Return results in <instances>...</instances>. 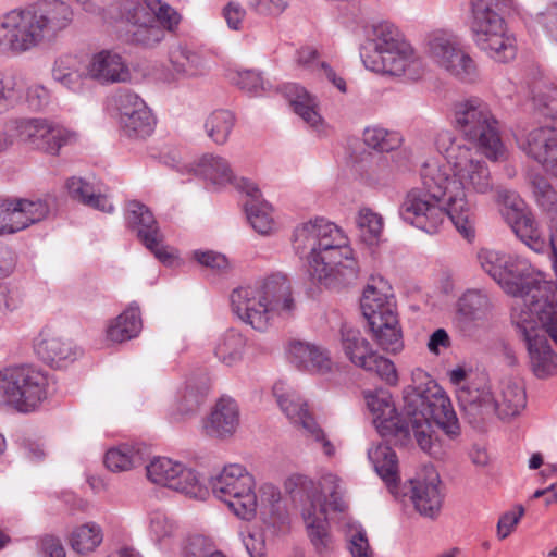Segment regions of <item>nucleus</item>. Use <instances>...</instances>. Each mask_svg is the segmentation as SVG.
Masks as SVG:
<instances>
[{"instance_id": "obj_1", "label": "nucleus", "mask_w": 557, "mask_h": 557, "mask_svg": "<svg viewBox=\"0 0 557 557\" xmlns=\"http://www.w3.org/2000/svg\"><path fill=\"white\" fill-rule=\"evenodd\" d=\"M451 117L454 127L462 138L443 129L436 135L435 146L453 172L450 177L442 164L456 230L471 240L475 236V213L468 194L487 195L493 190L494 183L486 162L465 140L473 144L491 161L504 160L506 147L500 138L499 122L482 98L471 96L455 101Z\"/></svg>"}, {"instance_id": "obj_2", "label": "nucleus", "mask_w": 557, "mask_h": 557, "mask_svg": "<svg viewBox=\"0 0 557 557\" xmlns=\"http://www.w3.org/2000/svg\"><path fill=\"white\" fill-rule=\"evenodd\" d=\"M412 380L421 385L405 388L403 418L397 414L392 395L386 389L368 391L364 399L381 436L395 445L406 446L412 434L422 450L435 456L431 420L454 438L460 432L458 419L450 399L424 370L416 369Z\"/></svg>"}, {"instance_id": "obj_3", "label": "nucleus", "mask_w": 557, "mask_h": 557, "mask_svg": "<svg viewBox=\"0 0 557 557\" xmlns=\"http://www.w3.org/2000/svg\"><path fill=\"white\" fill-rule=\"evenodd\" d=\"M293 248L307 259L311 277L326 287L348 285L358 277L359 263L348 237L324 218L299 223L293 232Z\"/></svg>"}, {"instance_id": "obj_4", "label": "nucleus", "mask_w": 557, "mask_h": 557, "mask_svg": "<svg viewBox=\"0 0 557 557\" xmlns=\"http://www.w3.org/2000/svg\"><path fill=\"white\" fill-rule=\"evenodd\" d=\"M73 21L61 0H40L0 14V54L22 55L54 41Z\"/></svg>"}, {"instance_id": "obj_5", "label": "nucleus", "mask_w": 557, "mask_h": 557, "mask_svg": "<svg viewBox=\"0 0 557 557\" xmlns=\"http://www.w3.org/2000/svg\"><path fill=\"white\" fill-rule=\"evenodd\" d=\"M285 490L299 507L308 536L319 553L329 550L332 539L329 532L327 508L343 511V481L330 470H321L318 480L294 473L285 481Z\"/></svg>"}, {"instance_id": "obj_6", "label": "nucleus", "mask_w": 557, "mask_h": 557, "mask_svg": "<svg viewBox=\"0 0 557 557\" xmlns=\"http://www.w3.org/2000/svg\"><path fill=\"white\" fill-rule=\"evenodd\" d=\"M231 307L236 317L253 330L265 332L276 319L287 318L296 309L288 278L275 273L255 284L235 288Z\"/></svg>"}, {"instance_id": "obj_7", "label": "nucleus", "mask_w": 557, "mask_h": 557, "mask_svg": "<svg viewBox=\"0 0 557 557\" xmlns=\"http://www.w3.org/2000/svg\"><path fill=\"white\" fill-rule=\"evenodd\" d=\"M445 171L436 159L424 162L421 169L422 188H412L399 206L400 219L422 232L437 234L447 219L456 226L448 201Z\"/></svg>"}, {"instance_id": "obj_8", "label": "nucleus", "mask_w": 557, "mask_h": 557, "mask_svg": "<svg viewBox=\"0 0 557 557\" xmlns=\"http://www.w3.org/2000/svg\"><path fill=\"white\" fill-rule=\"evenodd\" d=\"M368 42L372 50L360 51L367 70L410 81H418L424 74L422 57L394 24L384 21L372 25Z\"/></svg>"}, {"instance_id": "obj_9", "label": "nucleus", "mask_w": 557, "mask_h": 557, "mask_svg": "<svg viewBox=\"0 0 557 557\" xmlns=\"http://www.w3.org/2000/svg\"><path fill=\"white\" fill-rule=\"evenodd\" d=\"M508 264L502 272V278L497 284L502 289L515 298L511 314L516 308L525 309L532 315L539 314L540 320L545 321L549 332L557 339V314L554 309V295H550L546 282L539 271L525 258L511 255Z\"/></svg>"}, {"instance_id": "obj_10", "label": "nucleus", "mask_w": 557, "mask_h": 557, "mask_svg": "<svg viewBox=\"0 0 557 557\" xmlns=\"http://www.w3.org/2000/svg\"><path fill=\"white\" fill-rule=\"evenodd\" d=\"M512 0H470L469 29L475 47L488 59L507 63L517 55V39L502 13Z\"/></svg>"}, {"instance_id": "obj_11", "label": "nucleus", "mask_w": 557, "mask_h": 557, "mask_svg": "<svg viewBox=\"0 0 557 557\" xmlns=\"http://www.w3.org/2000/svg\"><path fill=\"white\" fill-rule=\"evenodd\" d=\"M360 308L380 348L392 354L401 351L403 331L388 282L383 277H372L363 289Z\"/></svg>"}, {"instance_id": "obj_12", "label": "nucleus", "mask_w": 557, "mask_h": 557, "mask_svg": "<svg viewBox=\"0 0 557 557\" xmlns=\"http://www.w3.org/2000/svg\"><path fill=\"white\" fill-rule=\"evenodd\" d=\"M122 20L127 24V36L133 44L153 47L180 23V14L161 0H122Z\"/></svg>"}, {"instance_id": "obj_13", "label": "nucleus", "mask_w": 557, "mask_h": 557, "mask_svg": "<svg viewBox=\"0 0 557 557\" xmlns=\"http://www.w3.org/2000/svg\"><path fill=\"white\" fill-rule=\"evenodd\" d=\"M51 380L32 366L9 367L0 371V404L21 413L38 410L47 400Z\"/></svg>"}, {"instance_id": "obj_14", "label": "nucleus", "mask_w": 557, "mask_h": 557, "mask_svg": "<svg viewBox=\"0 0 557 557\" xmlns=\"http://www.w3.org/2000/svg\"><path fill=\"white\" fill-rule=\"evenodd\" d=\"M460 407L471 416L497 413L499 419L517 417L525 408L527 394L520 381L506 379L500 382L499 393L495 398L487 386H467L457 391Z\"/></svg>"}, {"instance_id": "obj_15", "label": "nucleus", "mask_w": 557, "mask_h": 557, "mask_svg": "<svg viewBox=\"0 0 557 557\" xmlns=\"http://www.w3.org/2000/svg\"><path fill=\"white\" fill-rule=\"evenodd\" d=\"M213 495L239 519L250 521L257 515L255 476L239 463H230L210 480Z\"/></svg>"}, {"instance_id": "obj_16", "label": "nucleus", "mask_w": 557, "mask_h": 557, "mask_svg": "<svg viewBox=\"0 0 557 557\" xmlns=\"http://www.w3.org/2000/svg\"><path fill=\"white\" fill-rule=\"evenodd\" d=\"M428 55L437 67L463 84L481 79L476 61L453 34H433L428 41Z\"/></svg>"}, {"instance_id": "obj_17", "label": "nucleus", "mask_w": 557, "mask_h": 557, "mask_svg": "<svg viewBox=\"0 0 557 557\" xmlns=\"http://www.w3.org/2000/svg\"><path fill=\"white\" fill-rule=\"evenodd\" d=\"M108 110L117 121L121 133L129 139H145L157 124L151 109L131 89H119L108 99Z\"/></svg>"}, {"instance_id": "obj_18", "label": "nucleus", "mask_w": 557, "mask_h": 557, "mask_svg": "<svg viewBox=\"0 0 557 557\" xmlns=\"http://www.w3.org/2000/svg\"><path fill=\"white\" fill-rule=\"evenodd\" d=\"M147 478L154 484L205 500L209 490L200 475L184 463L168 457H156L147 466Z\"/></svg>"}, {"instance_id": "obj_19", "label": "nucleus", "mask_w": 557, "mask_h": 557, "mask_svg": "<svg viewBox=\"0 0 557 557\" xmlns=\"http://www.w3.org/2000/svg\"><path fill=\"white\" fill-rule=\"evenodd\" d=\"M20 139L35 149L58 156L61 148L77 141L75 131L46 119H20L14 122Z\"/></svg>"}, {"instance_id": "obj_20", "label": "nucleus", "mask_w": 557, "mask_h": 557, "mask_svg": "<svg viewBox=\"0 0 557 557\" xmlns=\"http://www.w3.org/2000/svg\"><path fill=\"white\" fill-rule=\"evenodd\" d=\"M341 334L343 351L352 364L377 374L387 384L397 383L395 364L373 350L369 341L359 330L344 325Z\"/></svg>"}, {"instance_id": "obj_21", "label": "nucleus", "mask_w": 557, "mask_h": 557, "mask_svg": "<svg viewBox=\"0 0 557 557\" xmlns=\"http://www.w3.org/2000/svg\"><path fill=\"white\" fill-rule=\"evenodd\" d=\"M125 220L127 226L137 232L141 243L164 264H172L175 256L162 244V234L151 211L141 202L127 203Z\"/></svg>"}, {"instance_id": "obj_22", "label": "nucleus", "mask_w": 557, "mask_h": 557, "mask_svg": "<svg viewBox=\"0 0 557 557\" xmlns=\"http://www.w3.org/2000/svg\"><path fill=\"white\" fill-rule=\"evenodd\" d=\"M170 65L157 72V79L171 86L206 75L210 70L208 57L186 46L173 48L169 53Z\"/></svg>"}, {"instance_id": "obj_23", "label": "nucleus", "mask_w": 557, "mask_h": 557, "mask_svg": "<svg viewBox=\"0 0 557 557\" xmlns=\"http://www.w3.org/2000/svg\"><path fill=\"white\" fill-rule=\"evenodd\" d=\"M86 54L65 53L58 57L52 66V78L67 91L88 96L95 86L88 73Z\"/></svg>"}, {"instance_id": "obj_24", "label": "nucleus", "mask_w": 557, "mask_h": 557, "mask_svg": "<svg viewBox=\"0 0 557 557\" xmlns=\"http://www.w3.org/2000/svg\"><path fill=\"white\" fill-rule=\"evenodd\" d=\"M170 165L183 175L193 174L199 176L215 188H222L227 185H233L236 188V181L243 178L234 175L226 159L211 153H206L193 162H182L173 158Z\"/></svg>"}, {"instance_id": "obj_25", "label": "nucleus", "mask_w": 557, "mask_h": 557, "mask_svg": "<svg viewBox=\"0 0 557 557\" xmlns=\"http://www.w3.org/2000/svg\"><path fill=\"white\" fill-rule=\"evenodd\" d=\"M520 148L543 168L557 176V128L540 126L525 136H517Z\"/></svg>"}, {"instance_id": "obj_26", "label": "nucleus", "mask_w": 557, "mask_h": 557, "mask_svg": "<svg viewBox=\"0 0 557 557\" xmlns=\"http://www.w3.org/2000/svg\"><path fill=\"white\" fill-rule=\"evenodd\" d=\"M88 73L92 84L113 85L126 83L132 74L125 59L116 51L103 49L86 54Z\"/></svg>"}, {"instance_id": "obj_27", "label": "nucleus", "mask_w": 557, "mask_h": 557, "mask_svg": "<svg viewBox=\"0 0 557 557\" xmlns=\"http://www.w3.org/2000/svg\"><path fill=\"white\" fill-rule=\"evenodd\" d=\"M236 190L247 196L244 203L245 212L251 227L262 235L270 234L275 226L273 207L262 198L256 183L248 178L236 181Z\"/></svg>"}, {"instance_id": "obj_28", "label": "nucleus", "mask_w": 557, "mask_h": 557, "mask_svg": "<svg viewBox=\"0 0 557 557\" xmlns=\"http://www.w3.org/2000/svg\"><path fill=\"white\" fill-rule=\"evenodd\" d=\"M440 484V475L434 469L426 470L424 478L418 475L410 480V499L421 516L433 519L440 513L443 504Z\"/></svg>"}, {"instance_id": "obj_29", "label": "nucleus", "mask_w": 557, "mask_h": 557, "mask_svg": "<svg viewBox=\"0 0 557 557\" xmlns=\"http://www.w3.org/2000/svg\"><path fill=\"white\" fill-rule=\"evenodd\" d=\"M34 350L40 360L57 368L73 362L78 356V349L72 341L51 330L40 332L34 342Z\"/></svg>"}, {"instance_id": "obj_30", "label": "nucleus", "mask_w": 557, "mask_h": 557, "mask_svg": "<svg viewBox=\"0 0 557 557\" xmlns=\"http://www.w3.org/2000/svg\"><path fill=\"white\" fill-rule=\"evenodd\" d=\"M239 425V409L231 397H221L203 420V432L211 437L225 438L232 436Z\"/></svg>"}, {"instance_id": "obj_31", "label": "nucleus", "mask_w": 557, "mask_h": 557, "mask_svg": "<svg viewBox=\"0 0 557 557\" xmlns=\"http://www.w3.org/2000/svg\"><path fill=\"white\" fill-rule=\"evenodd\" d=\"M273 395L281 410L292 423L300 425L305 431L312 428L315 420L310 414L307 403L292 386L278 381L273 386Z\"/></svg>"}, {"instance_id": "obj_32", "label": "nucleus", "mask_w": 557, "mask_h": 557, "mask_svg": "<svg viewBox=\"0 0 557 557\" xmlns=\"http://www.w3.org/2000/svg\"><path fill=\"white\" fill-rule=\"evenodd\" d=\"M66 188L74 200L104 213H112L114 205L102 186L73 176L67 180Z\"/></svg>"}, {"instance_id": "obj_33", "label": "nucleus", "mask_w": 557, "mask_h": 557, "mask_svg": "<svg viewBox=\"0 0 557 557\" xmlns=\"http://www.w3.org/2000/svg\"><path fill=\"white\" fill-rule=\"evenodd\" d=\"M143 327L139 306L133 301L106 329V338L111 343H123L138 336Z\"/></svg>"}, {"instance_id": "obj_34", "label": "nucleus", "mask_w": 557, "mask_h": 557, "mask_svg": "<svg viewBox=\"0 0 557 557\" xmlns=\"http://www.w3.org/2000/svg\"><path fill=\"white\" fill-rule=\"evenodd\" d=\"M287 96L289 97V102L294 112L299 115L317 134H324L325 125L318 112L315 98L312 97L305 88L296 84H292L287 87Z\"/></svg>"}, {"instance_id": "obj_35", "label": "nucleus", "mask_w": 557, "mask_h": 557, "mask_svg": "<svg viewBox=\"0 0 557 557\" xmlns=\"http://www.w3.org/2000/svg\"><path fill=\"white\" fill-rule=\"evenodd\" d=\"M368 458L377 475L392 493L399 482L398 458L396 453L386 444H377L368 449Z\"/></svg>"}, {"instance_id": "obj_36", "label": "nucleus", "mask_w": 557, "mask_h": 557, "mask_svg": "<svg viewBox=\"0 0 557 557\" xmlns=\"http://www.w3.org/2000/svg\"><path fill=\"white\" fill-rule=\"evenodd\" d=\"M246 347V336L235 329H228L215 339L213 354L221 363L233 367L243 361Z\"/></svg>"}, {"instance_id": "obj_37", "label": "nucleus", "mask_w": 557, "mask_h": 557, "mask_svg": "<svg viewBox=\"0 0 557 557\" xmlns=\"http://www.w3.org/2000/svg\"><path fill=\"white\" fill-rule=\"evenodd\" d=\"M103 529L95 522L88 521L73 528L69 543L74 552L86 555L95 552L103 542Z\"/></svg>"}, {"instance_id": "obj_38", "label": "nucleus", "mask_w": 557, "mask_h": 557, "mask_svg": "<svg viewBox=\"0 0 557 557\" xmlns=\"http://www.w3.org/2000/svg\"><path fill=\"white\" fill-rule=\"evenodd\" d=\"M296 63L304 71L324 75L338 90L342 92L346 91L345 79L337 76L327 63L319 60L317 50L309 47L299 49L296 53Z\"/></svg>"}, {"instance_id": "obj_39", "label": "nucleus", "mask_w": 557, "mask_h": 557, "mask_svg": "<svg viewBox=\"0 0 557 557\" xmlns=\"http://www.w3.org/2000/svg\"><path fill=\"white\" fill-rule=\"evenodd\" d=\"M23 78L10 71H0V115L22 102Z\"/></svg>"}, {"instance_id": "obj_40", "label": "nucleus", "mask_w": 557, "mask_h": 557, "mask_svg": "<svg viewBox=\"0 0 557 557\" xmlns=\"http://www.w3.org/2000/svg\"><path fill=\"white\" fill-rule=\"evenodd\" d=\"M141 460L139 448L129 444L112 447L104 455V465L112 472L128 471L140 465Z\"/></svg>"}, {"instance_id": "obj_41", "label": "nucleus", "mask_w": 557, "mask_h": 557, "mask_svg": "<svg viewBox=\"0 0 557 557\" xmlns=\"http://www.w3.org/2000/svg\"><path fill=\"white\" fill-rule=\"evenodd\" d=\"M13 201L22 231L45 220L50 211L49 203L41 198H13Z\"/></svg>"}, {"instance_id": "obj_42", "label": "nucleus", "mask_w": 557, "mask_h": 557, "mask_svg": "<svg viewBox=\"0 0 557 557\" xmlns=\"http://www.w3.org/2000/svg\"><path fill=\"white\" fill-rule=\"evenodd\" d=\"M490 308L488 297L480 290H468L458 300L457 314L463 322H472L485 315Z\"/></svg>"}, {"instance_id": "obj_43", "label": "nucleus", "mask_w": 557, "mask_h": 557, "mask_svg": "<svg viewBox=\"0 0 557 557\" xmlns=\"http://www.w3.org/2000/svg\"><path fill=\"white\" fill-rule=\"evenodd\" d=\"M360 239L373 246L379 244L383 233V218L369 208H361L356 220Z\"/></svg>"}, {"instance_id": "obj_44", "label": "nucleus", "mask_w": 557, "mask_h": 557, "mask_svg": "<svg viewBox=\"0 0 557 557\" xmlns=\"http://www.w3.org/2000/svg\"><path fill=\"white\" fill-rule=\"evenodd\" d=\"M363 141L374 150L388 152L400 146L403 137L398 132L374 125L363 131Z\"/></svg>"}, {"instance_id": "obj_45", "label": "nucleus", "mask_w": 557, "mask_h": 557, "mask_svg": "<svg viewBox=\"0 0 557 557\" xmlns=\"http://www.w3.org/2000/svg\"><path fill=\"white\" fill-rule=\"evenodd\" d=\"M234 125L235 116L231 111L218 110L208 116L205 128L215 144L223 145L227 141Z\"/></svg>"}, {"instance_id": "obj_46", "label": "nucleus", "mask_w": 557, "mask_h": 557, "mask_svg": "<svg viewBox=\"0 0 557 557\" xmlns=\"http://www.w3.org/2000/svg\"><path fill=\"white\" fill-rule=\"evenodd\" d=\"M511 253H506L493 248L483 247L476 253V259L482 270L496 283L503 280L502 272L506 269Z\"/></svg>"}, {"instance_id": "obj_47", "label": "nucleus", "mask_w": 557, "mask_h": 557, "mask_svg": "<svg viewBox=\"0 0 557 557\" xmlns=\"http://www.w3.org/2000/svg\"><path fill=\"white\" fill-rule=\"evenodd\" d=\"M177 525L165 512L153 511L149 517V535L159 545L174 537Z\"/></svg>"}, {"instance_id": "obj_48", "label": "nucleus", "mask_w": 557, "mask_h": 557, "mask_svg": "<svg viewBox=\"0 0 557 557\" xmlns=\"http://www.w3.org/2000/svg\"><path fill=\"white\" fill-rule=\"evenodd\" d=\"M497 202L500 205V214L507 224L530 211L523 199L511 190H498Z\"/></svg>"}, {"instance_id": "obj_49", "label": "nucleus", "mask_w": 557, "mask_h": 557, "mask_svg": "<svg viewBox=\"0 0 557 557\" xmlns=\"http://www.w3.org/2000/svg\"><path fill=\"white\" fill-rule=\"evenodd\" d=\"M206 392L195 389L191 386H186L184 392L180 395L176 407L172 412L174 420L178 421L187 416L195 413L203 404Z\"/></svg>"}, {"instance_id": "obj_50", "label": "nucleus", "mask_w": 557, "mask_h": 557, "mask_svg": "<svg viewBox=\"0 0 557 557\" xmlns=\"http://www.w3.org/2000/svg\"><path fill=\"white\" fill-rule=\"evenodd\" d=\"M230 81L238 88L253 95L267 89V83L260 72L253 70H238L230 73Z\"/></svg>"}, {"instance_id": "obj_51", "label": "nucleus", "mask_w": 557, "mask_h": 557, "mask_svg": "<svg viewBox=\"0 0 557 557\" xmlns=\"http://www.w3.org/2000/svg\"><path fill=\"white\" fill-rule=\"evenodd\" d=\"M535 109L544 116L557 119V87L543 85L533 96Z\"/></svg>"}, {"instance_id": "obj_52", "label": "nucleus", "mask_w": 557, "mask_h": 557, "mask_svg": "<svg viewBox=\"0 0 557 557\" xmlns=\"http://www.w3.org/2000/svg\"><path fill=\"white\" fill-rule=\"evenodd\" d=\"M18 213L13 198L0 201V235L14 234L21 230Z\"/></svg>"}, {"instance_id": "obj_53", "label": "nucleus", "mask_w": 557, "mask_h": 557, "mask_svg": "<svg viewBox=\"0 0 557 557\" xmlns=\"http://www.w3.org/2000/svg\"><path fill=\"white\" fill-rule=\"evenodd\" d=\"M261 503L269 507L270 513L278 521L284 522L286 515L282 503L281 492L273 484L261 486Z\"/></svg>"}, {"instance_id": "obj_54", "label": "nucleus", "mask_w": 557, "mask_h": 557, "mask_svg": "<svg viewBox=\"0 0 557 557\" xmlns=\"http://www.w3.org/2000/svg\"><path fill=\"white\" fill-rule=\"evenodd\" d=\"M215 552L213 543L203 535H191L183 544L184 557H208Z\"/></svg>"}, {"instance_id": "obj_55", "label": "nucleus", "mask_w": 557, "mask_h": 557, "mask_svg": "<svg viewBox=\"0 0 557 557\" xmlns=\"http://www.w3.org/2000/svg\"><path fill=\"white\" fill-rule=\"evenodd\" d=\"M318 345L308 342L293 341L288 345V358L298 369L308 368L311 354H317Z\"/></svg>"}, {"instance_id": "obj_56", "label": "nucleus", "mask_w": 557, "mask_h": 557, "mask_svg": "<svg viewBox=\"0 0 557 557\" xmlns=\"http://www.w3.org/2000/svg\"><path fill=\"white\" fill-rule=\"evenodd\" d=\"M348 548L352 557H374L366 530L360 525L350 530Z\"/></svg>"}, {"instance_id": "obj_57", "label": "nucleus", "mask_w": 557, "mask_h": 557, "mask_svg": "<svg viewBox=\"0 0 557 557\" xmlns=\"http://www.w3.org/2000/svg\"><path fill=\"white\" fill-rule=\"evenodd\" d=\"M23 100L29 109L38 111L49 103L50 91L46 86L35 83L27 88L24 87L22 101Z\"/></svg>"}, {"instance_id": "obj_58", "label": "nucleus", "mask_w": 557, "mask_h": 557, "mask_svg": "<svg viewBox=\"0 0 557 557\" xmlns=\"http://www.w3.org/2000/svg\"><path fill=\"white\" fill-rule=\"evenodd\" d=\"M240 537L249 557H267L265 537L261 531L240 533Z\"/></svg>"}, {"instance_id": "obj_59", "label": "nucleus", "mask_w": 557, "mask_h": 557, "mask_svg": "<svg viewBox=\"0 0 557 557\" xmlns=\"http://www.w3.org/2000/svg\"><path fill=\"white\" fill-rule=\"evenodd\" d=\"M193 256L199 264L206 268L218 271L228 268V260L220 252L213 250H195Z\"/></svg>"}, {"instance_id": "obj_60", "label": "nucleus", "mask_w": 557, "mask_h": 557, "mask_svg": "<svg viewBox=\"0 0 557 557\" xmlns=\"http://www.w3.org/2000/svg\"><path fill=\"white\" fill-rule=\"evenodd\" d=\"M21 305V294L17 288L0 283V312L7 314Z\"/></svg>"}, {"instance_id": "obj_61", "label": "nucleus", "mask_w": 557, "mask_h": 557, "mask_svg": "<svg viewBox=\"0 0 557 557\" xmlns=\"http://www.w3.org/2000/svg\"><path fill=\"white\" fill-rule=\"evenodd\" d=\"M523 513L524 509L518 507L517 510L508 511L499 518L497 523V536L499 540L506 539L515 530Z\"/></svg>"}, {"instance_id": "obj_62", "label": "nucleus", "mask_w": 557, "mask_h": 557, "mask_svg": "<svg viewBox=\"0 0 557 557\" xmlns=\"http://www.w3.org/2000/svg\"><path fill=\"white\" fill-rule=\"evenodd\" d=\"M332 369V359L326 349L321 346L317 347V354H311L310 359H308V368H305L306 371L317 372V373H326Z\"/></svg>"}, {"instance_id": "obj_63", "label": "nucleus", "mask_w": 557, "mask_h": 557, "mask_svg": "<svg viewBox=\"0 0 557 557\" xmlns=\"http://www.w3.org/2000/svg\"><path fill=\"white\" fill-rule=\"evenodd\" d=\"M223 16L231 29L239 30L246 16V10L238 2L230 1L223 9Z\"/></svg>"}, {"instance_id": "obj_64", "label": "nucleus", "mask_w": 557, "mask_h": 557, "mask_svg": "<svg viewBox=\"0 0 557 557\" xmlns=\"http://www.w3.org/2000/svg\"><path fill=\"white\" fill-rule=\"evenodd\" d=\"M539 23L546 33L557 39V4L550 5L539 15Z\"/></svg>"}]
</instances>
